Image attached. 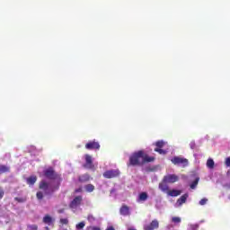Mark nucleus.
Instances as JSON below:
<instances>
[{
  "label": "nucleus",
  "mask_w": 230,
  "mask_h": 230,
  "mask_svg": "<svg viewBox=\"0 0 230 230\" xmlns=\"http://www.w3.org/2000/svg\"><path fill=\"white\" fill-rule=\"evenodd\" d=\"M143 165V150L137 151L129 157L128 166H141Z\"/></svg>",
  "instance_id": "1"
},
{
  "label": "nucleus",
  "mask_w": 230,
  "mask_h": 230,
  "mask_svg": "<svg viewBox=\"0 0 230 230\" xmlns=\"http://www.w3.org/2000/svg\"><path fill=\"white\" fill-rule=\"evenodd\" d=\"M43 173L47 179L51 181H57L58 182V185L62 182L61 175L56 172L51 167L45 169Z\"/></svg>",
  "instance_id": "2"
},
{
  "label": "nucleus",
  "mask_w": 230,
  "mask_h": 230,
  "mask_svg": "<svg viewBox=\"0 0 230 230\" xmlns=\"http://www.w3.org/2000/svg\"><path fill=\"white\" fill-rule=\"evenodd\" d=\"M59 188V185H58L56 188H52L49 190V183L47 182L46 181H41L40 182V190H44L45 195H50L51 193H54V191L58 190Z\"/></svg>",
  "instance_id": "3"
},
{
  "label": "nucleus",
  "mask_w": 230,
  "mask_h": 230,
  "mask_svg": "<svg viewBox=\"0 0 230 230\" xmlns=\"http://www.w3.org/2000/svg\"><path fill=\"white\" fill-rule=\"evenodd\" d=\"M172 164L179 167L185 168L189 165V160L184 157L174 156L171 160Z\"/></svg>",
  "instance_id": "4"
},
{
  "label": "nucleus",
  "mask_w": 230,
  "mask_h": 230,
  "mask_svg": "<svg viewBox=\"0 0 230 230\" xmlns=\"http://www.w3.org/2000/svg\"><path fill=\"white\" fill-rule=\"evenodd\" d=\"M100 148H101L100 143L95 139L90 140L88 143L85 144V149L89 151H93V150L98 151L100 150Z\"/></svg>",
  "instance_id": "5"
},
{
  "label": "nucleus",
  "mask_w": 230,
  "mask_h": 230,
  "mask_svg": "<svg viewBox=\"0 0 230 230\" xmlns=\"http://www.w3.org/2000/svg\"><path fill=\"white\" fill-rule=\"evenodd\" d=\"M179 177L176 174H167L164 176L163 182L172 184L178 182Z\"/></svg>",
  "instance_id": "6"
},
{
  "label": "nucleus",
  "mask_w": 230,
  "mask_h": 230,
  "mask_svg": "<svg viewBox=\"0 0 230 230\" xmlns=\"http://www.w3.org/2000/svg\"><path fill=\"white\" fill-rule=\"evenodd\" d=\"M119 176V170H109L107 172H103V177L105 179H113Z\"/></svg>",
  "instance_id": "7"
},
{
  "label": "nucleus",
  "mask_w": 230,
  "mask_h": 230,
  "mask_svg": "<svg viewBox=\"0 0 230 230\" xmlns=\"http://www.w3.org/2000/svg\"><path fill=\"white\" fill-rule=\"evenodd\" d=\"M82 200H83L82 196L75 197L74 199H72V201L68 205V207H70V208L72 209H75L81 205Z\"/></svg>",
  "instance_id": "8"
},
{
  "label": "nucleus",
  "mask_w": 230,
  "mask_h": 230,
  "mask_svg": "<svg viewBox=\"0 0 230 230\" xmlns=\"http://www.w3.org/2000/svg\"><path fill=\"white\" fill-rule=\"evenodd\" d=\"M155 146H156L155 149H154V151H155L156 153H159L160 155H165L166 151L163 149L164 143L163 140H159L157 141Z\"/></svg>",
  "instance_id": "9"
},
{
  "label": "nucleus",
  "mask_w": 230,
  "mask_h": 230,
  "mask_svg": "<svg viewBox=\"0 0 230 230\" xmlns=\"http://www.w3.org/2000/svg\"><path fill=\"white\" fill-rule=\"evenodd\" d=\"M159 228V222L157 219H154L149 225H146L144 230H156Z\"/></svg>",
  "instance_id": "10"
},
{
  "label": "nucleus",
  "mask_w": 230,
  "mask_h": 230,
  "mask_svg": "<svg viewBox=\"0 0 230 230\" xmlns=\"http://www.w3.org/2000/svg\"><path fill=\"white\" fill-rule=\"evenodd\" d=\"M84 168H86V169H93V168H94V164H93V158H92L91 155H85Z\"/></svg>",
  "instance_id": "11"
},
{
  "label": "nucleus",
  "mask_w": 230,
  "mask_h": 230,
  "mask_svg": "<svg viewBox=\"0 0 230 230\" xmlns=\"http://www.w3.org/2000/svg\"><path fill=\"white\" fill-rule=\"evenodd\" d=\"M119 214L122 217H128L130 216L129 207L127 205H122L119 208Z\"/></svg>",
  "instance_id": "12"
},
{
  "label": "nucleus",
  "mask_w": 230,
  "mask_h": 230,
  "mask_svg": "<svg viewBox=\"0 0 230 230\" xmlns=\"http://www.w3.org/2000/svg\"><path fill=\"white\" fill-rule=\"evenodd\" d=\"M155 157L149 156L148 155L145 154V152L143 151V155H142V162L143 164H146V163H153L155 162Z\"/></svg>",
  "instance_id": "13"
},
{
  "label": "nucleus",
  "mask_w": 230,
  "mask_h": 230,
  "mask_svg": "<svg viewBox=\"0 0 230 230\" xmlns=\"http://www.w3.org/2000/svg\"><path fill=\"white\" fill-rule=\"evenodd\" d=\"M91 179H92L91 175L85 173V174L79 175L78 181L81 183H85L91 181Z\"/></svg>",
  "instance_id": "14"
},
{
  "label": "nucleus",
  "mask_w": 230,
  "mask_h": 230,
  "mask_svg": "<svg viewBox=\"0 0 230 230\" xmlns=\"http://www.w3.org/2000/svg\"><path fill=\"white\" fill-rule=\"evenodd\" d=\"M169 197H179L181 194V190H172L168 191H165Z\"/></svg>",
  "instance_id": "15"
},
{
  "label": "nucleus",
  "mask_w": 230,
  "mask_h": 230,
  "mask_svg": "<svg viewBox=\"0 0 230 230\" xmlns=\"http://www.w3.org/2000/svg\"><path fill=\"white\" fill-rule=\"evenodd\" d=\"M188 198H189V194L186 193L185 195L180 197L178 200H176V204H178V206L181 207V205L186 203V200L188 199Z\"/></svg>",
  "instance_id": "16"
},
{
  "label": "nucleus",
  "mask_w": 230,
  "mask_h": 230,
  "mask_svg": "<svg viewBox=\"0 0 230 230\" xmlns=\"http://www.w3.org/2000/svg\"><path fill=\"white\" fill-rule=\"evenodd\" d=\"M148 199V194L147 192H141L138 195V202H145Z\"/></svg>",
  "instance_id": "17"
},
{
  "label": "nucleus",
  "mask_w": 230,
  "mask_h": 230,
  "mask_svg": "<svg viewBox=\"0 0 230 230\" xmlns=\"http://www.w3.org/2000/svg\"><path fill=\"white\" fill-rule=\"evenodd\" d=\"M53 222H54V219H52V217L49 215H46L43 218V223L45 225L51 226Z\"/></svg>",
  "instance_id": "18"
},
{
  "label": "nucleus",
  "mask_w": 230,
  "mask_h": 230,
  "mask_svg": "<svg viewBox=\"0 0 230 230\" xmlns=\"http://www.w3.org/2000/svg\"><path fill=\"white\" fill-rule=\"evenodd\" d=\"M159 189H160V190L163 191L164 193V192H167V191L169 190L167 182L161 181V183H159Z\"/></svg>",
  "instance_id": "19"
},
{
  "label": "nucleus",
  "mask_w": 230,
  "mask_h": 230,
  "mask_svg": "<svg viewBox=\"0 0 230 230\" xmlns=\"http://www.w3.org/2000/svg\"><path fill=\"white\" fill-rule=\"evenodd\" d=\"M37 181V177L36 176H31L27 178L26 182L28 185H34Z\"/></svg>",
  "instance_id": "20"
},
{
  "label": "nucleus",
  "mask_w": 230,
  "mask_h": 230,
  "mask_svg": "<svg viewBox=\"0 0 230 230\" xmlns=\"http://www.w3.org/2000/svg\"><path fill=\"white\" fill-rule=\"evenodd\" d=\"M10 172V167L7 165L0 164V174Z\"/></svg>",
  "instance_id": "21"
},
{
  "label": "nucleus",
  "mask_w": 230,
  "mask_h": 230,
  "mask_svg": "<svg viewBox=\"0 0 230 230\" xmlns=\"http://www.w3.org/2000/svg\"><path fill=\"white\" fill-rule=\"evenodd\" d=\"M85 191L88 193H92L95 190V186L93 184H87L84 186Z\"/></svg>",
  "instance_id": "22"
},
{
  "label": "nucleus",
  "mask_w": 230,
  "mask_h": 230,
  "mask_svg": "<svg viewBox=\"0 0 230 230\" xmlns=\"http://www.w3.org/2000/svg\"><path fill=\"white\" fill-rule=\"evenodd\" d=\"M206 165L208 166V168L213 169V168H215V162L211 158H209L208 160Z\"/></svg>",
  "instance_id": "23"
},
{
  "label": "nucleus",
  "mask_w": 230,
  "mask_h": 230,
  "mask_svg": "<svg viewBox=\"0 0 230 230\" xmlns=\"http://www.w3.org/2000/svg\"><path fill=\"white\" fill-rule=\"evenodd\" d=\"M198 182H199V178H195L194 181L190 183V189L195 190L197 188Z\"/></svg>",
  "instance_id": "24"
},
{
  "label": "nucleus",
  "mask_w": 230,
  "mask_h": 230,
  "mask_svg": "<svg viewBox=\"0 0 230 230\" xmlns=\"http://www.w3.org/2000/svg\"><path fill=\"white\" fill-rule=\"evenodd\" d=\"M14 200L18 203H24L26 202V197H15Z\"/></svg>",
  "instance_id": "25"
},
{
  "label": "nucleus",
  "mask_w": 230,
  "mask_h": 230,
  "mask_svg": "<svg viewBox=\"0 0 230 230\" xmlns=\"http://www.w3.org/2000/svg\"><path fill=\"white\" fill-rule=\"evenodd\" d=\"M84 226H85V223L81 222V223H78L77 225H75V229L81 230V229H84Z\"/></svg>",
  "instance_id": "26"
},
{
  "label": "nucleus",
  "mask_w": 230,
  "mask_h": 230,
  "mask_svg": "<svg viewBox=\"0 0 230 230\" xmlns=\"http://www.w3.org/2000/svg\"><path fill=\"white\" fill-rule=\"evenodd\" d=\"M36 197L38 200H42L44 199V194L42 191H38Z\"/></svg>",
  "instance_id": "27"
},
{
  "label": "nucleus",
  "mask_w": 230,
  "mask_h": 230,
  "mask_svg": "<svg viewBox=\"0 0 230 230\" xmlns=\"http://www.w3.org/2000/svg\"><path fill=\"white\" fill-rule=\"evenodd\" d=\"M27 229H29V230H39V226L37 225H27Z\"/></svg>",
  "instance_id": "28"
},
{
  "label": "nucleus",
  "mask_w": 230,
  "mask_h": 230,
  "mask_svg": "<svg viewBox=\"0 0 230 230\" xmlns=\"http://www.w3.org/2000/svg\"><path fill=\"white\" fill-rule=\"evenodd\" d=\"M172 223H175V224H179V223L181 222V217H172Z\"/></svg>",
  "instance_id": "29"
},
{
  "label": "nucleus",
  "mask_w": 230,
  "mask_h": 230,
  "mask_svg": "<svg viewBox=\"0 0 230 230\" xmlns=\"http://www.w3.org/2000/svg\"><path fill=\"white\" fill-rule=\"evenodd\" d=\"M208 201V199L204 198V199H200V201H199V205H200V206L207 205Z\"/></svg>",
  "instance_id": "30"
},
{
  "label": "nucleus",
  "mask_w": 230,
  "mask_h": 230,
  "mask_svg": "<svg viewBox=\"0 0 230 230\" xmlns=\"http://www.w3.org/2000/svg\"><path fill=\"white\" fill-rule=\"evenodd\" d=\"M60 224L62 225H67L69 224V220H67L66 218H62L59 220Z\"/></svg>",
  "instance_id": "31"
},
{
  "label": "nucleus",
  "mask_w": 230,
  "mask_h": 230,
  "mask_svg": "<svg viewBox=\"0 0 230 230\" xmlns=\"http://www.w3.org/2000/svg\"><path fill=\"white\" fill-rule=\"evenodd\" d=\"M225 165H226V167H230V157H226L225 160Z\"/></svg>",
  "instance_id": "32"
},
{
  "label": "nucleus",
  "mask_w": 230,
  "mask_h": 230,
  "mask_svg": "<svg viewBox=\"0 0 230 230\" xmlns=\"http://www.w3.org/2000/svg\"><path fill=\"white\" fill-rule=\"evenodd\" d=\"M4 190L0 187V199L4 198Z\"/></svg>",
  "instance_id": "33"
},
{
  "label": "nucleus",
  "mask_w": 230,
  "mask_h": 230,
  "mask_svg": "<svg viewBox=\"0 0 230 230\" xmlns=\"http://www.w3.org/2000/svg\"><path fill=\"white\" fill-rule=\"evenodd\" d=\"M82 190H83L82 188L75 189V193H81Z\"/></svg>",
  "instance_id": "34"
},
{
  "label": "nucleus",
  "mask_w": 230,
  "mask_h": 230,
  "mask_svg": "<svg viewBox=\"0 0 230 230\" xmlns=\"http://www.w3.org/2000/svg\"><path fill=\"white\" fill-rule=\"evenodd\" d=\"M92 230H101V228L97 227V226H93Z\"/></svg>",
  "instance_id": "35"
},
{
  "label": "nucleus",
  "mask_w": 230,
  "mask_h": 230,
  "mask_svg": "<svg viewBox=\"0 0 230 230\" xmlns=\"http://www.w3.org/2000/svg\"><path fill=\"white\" fill-rule=\"evenodd\" d=\"M105 230H115L113 226H111V227H108L107 229Z\"/></svg>",
  "instance_id": "36"
},
{
  "label": "nucleus",
  "mask_w": 230,
  "mask_h": 230,
  "mask_svg": "<svg viewBox=\"0 0 230 230\" xmlns=\"http://www.w3.org/2000/svg\"><path fill=\"white\" fill-rule=\"evenodd\" d=\"M88 219L91 220V219H94V217L93 216H89L88 217Z\"/></svg>",
  "instance_id": "37"
},
{
  "label": "nucleus",
  "mask_w": 230,
  "mask_h": 230,
  "mask_svg": "<svg viewBox=\"0 0 230 230\" xmlns=\"http://www.w3.org/2000/svg\"><path fill=\"white\" fill-rule=\"evenodd\" d=\"M45 230H49V227H48V226H47V227H45Z\"/></svg>",
  "instance_id": "38"
},
{
  "label": "nucleus",
  "mask_w": 230,
  "mask_h": 230,
  "mask_svg": "<svg viewBox=\"0 0 230 230\" xmlns=\"http://www.w3.org/2000/svg\"><path fill=\"white\" fill-rule=\"evenodd\" d=\"M128 230H136V229H134V228H128Z\"/></svg>",
  "instance_id": "39"
},
{
  "label": "nucleus",
  "mask_w": 230,
  "mask_h": 230,
  "mask_svg": "<svg viewBox=\"0 0 230 230\" xmlns=\"http://www.w3.org/2000/svg\"><path fill=\"white\" fill-rule=\"evenodd\" d=\"M66 230H67V229H66Z\"/></svg>",
  "instance_id": "40"
}]
</instances>
